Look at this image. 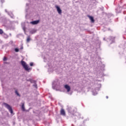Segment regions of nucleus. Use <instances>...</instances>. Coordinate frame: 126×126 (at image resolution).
Here are the masks:
<instances>
[{
  "instance_id": "obj_6",
  "label": "nucleus",
  "mask_w": 126,
  "mask_h": 126,
  "mask_svg": "<svg viewBox=\"0 0 126 126\" xmlns=\"http://www.w3.org/2000/svg\"><path fill=\"white\" fill-rule=\"evenodd\" d=\"M3 105L8 110V111L11 113V114L13 113V110H12V108L10 105H9L8 104L6 103H3Z\"/></svg>"
},
{
  "instance_id": "obj_1",
  "label": "nucleus",
  "mask_w": 126,
  "mask_h": 126,
  "mask_svg": "<svg viewBox=\"0 0 126 126\" xmlns=\"http://www.w3.org/2000/svg\"><path fill=\"white\" fill-rule=\"evenodd\" d=\"M68 113L70 114L71 118L73 120H78L80 119V114L78 112H74L75 111V108L74 107L70 106L67 109Z\"/></svg>"
},
{
  "instance_id": "obj_23",
  "label": "nucleus",
  "mask_w": 126,
  "mask_h": 126,
  "mask_svg": "<svg viewBox=\"0 0 126 126\" xmlns=\"http://www.w3.org/2000/svg\"><path fill=\"white\" fill-rule=\"evenodd\" d=\"M7 58L6 57H4L3 61L4 62H5V61H7Z\"/></svg>"
},
{
  "instance_id": "obj_11",
  "label": "nucleus",
  "mask_w": 126,
  "mask_h": 126,
  "mask_svg": "<svg viewBox=\"0 0 126 126\" xmlns=\"http://www.w3.org/2000/svg\"><path fill=\"white\" fill-rule=\"evenodd\" d=\"M40 22V20H36V21H33L32 22H31V24H32V25H36V24H38Z\"/></svg>"
},
{
  "instance_id": "obj_34",
  "label": "nucleus",
  "mask_w": 126,
  "mask_h": 126,
  "mask_svg": "<svg viewBox=\"0 0 126 126\" xmlns=\"http://www.w3.org/2000/svg\"><path fill=\"white\" fill-rule=\"evenodd\" d=\"M94 61H95V57H94Z\"/></svg>"
},
{
  "instance_id": "obj_25",
  "label": "nucleus",
  "mask_w": 126,
  "mask_h": 126,
  "mask_svg": "<svg viewBox=\"0 0 126 126\" xmlns=\"http://www.w3.org/2000/svg\"><path fill=\"white\" fill-rule=\"evenodd\" d=\"M86 121H89V119H87L86 120L84 121V123H85V122H86Z\"/></svg>"
},
{
  "instance_id": "obj_33",
  "label": "nucleus",
  "mask_w": 126,
  "mask_h": 126,
  "mask_svg": "<svg viewBox=\"0 0 126 126\" xmlns=\"http://www.w3.org/2000/svg\"><path fill=\"white\" fill-rule=\"evenodd\" d=\"M103 67H105V65H102Z\"/></svg>"
},
{
  "instance_id": "obj_36",
  "label": "nucleus",
  "mask_w": 126,
  "mask_h": 126,
  "mask_svg": "<svg viewBox=\"0 0 126 126\" xmlns=\"http://www.w3.org/2000/svg\"><path fill=\"white\" fill-rule=\"evenodd\" d=\"M29 0V1H31V0Z\"/></svg>"
},
{
  "instance_id": "obj_15",
  "label": "nucleus",
  "mask_w": 126,
  "mask_h": 126,
  "mask_svg": "<svg viewBox=\"0 0 126 126\" xmlns=\"http://www.w3.org/2000/svg\"><path fill=\"white\" fill-rule=\"evenodd\" d=\"M61 115H62V116H65V111H64V110H63V109H61Z\"/></svg>"
},
{
  "instance_id": "obj_8",
  "label": "nucleus",
  "mask_w": 126,
  "mask_h": 126,
  "mask_svg": "<svg viewBox=\"0 0 126 126\" xmlns=\"http://www.w3.org/2000/svg\"><path fill=\"white\" fill-rule=\"evenodd\" d=\"M5 12H6L7 14L11 17V18H14V16L11 11H8L7 9H5Z\"/></svg>"
},
{
  "instance_id": "obj_5",
  "label": "nucleus",
  "mask_w": 126,
  "mask_h": 126,
  "mask_svg": "<svg viewBox=\"0 0 126 126\" xmlns=\"http://www.w3.org/2000/svg\"><path fill=\"white\" fill-rule=\"evenodd\" d=\"M97 86L98 87L95 88L94 90L92 91L93 95H94V96H95V95H97V94H98V91H99V90H100V88H101V84H98Z\"/></svg>"
},
{
  "instance_id": "obj_7",
  "label": "nucleus",
  "mask_w": 126,
  "mask_h": 126,
  "mask_svg": "<svg viewBox=\"0 0 126 126\" xmlns=\"http://www.w3.org/2000/svg\"><path fill=\"white\" fill-rule=\"evenodd\" d=\"M48 72H53L54 70H55V68L53 67V66H52V63H48Z\"/></svg>"
},
{
  "instance_id": "obj_13",
  "label": "nucleus",
  "mask_w": 126,
  "mask_h": 126,
  "mask_svg": "<svg viewBox=\"0 0 126 126\" xmlns=\"http://www.w3.org/2000/svg\"><path fill=\"white\" fill-rule=\"evenodd\" d=\"M31 83H34L33 86H34V87L35 88H37V84L36 83V81L32 80L31 81Z\"/></svg>"
},
{
  "instance_id": "obj_12",
  "label": "nucleus",
  "mask_w": 126,
  "mask_h": 126,
  "mask_svg": "<svg viewBox=\"0 0 126 126\" xmlns=\"http://www.w3.org/2000/svg\"><path fill=\"white\" fill-rule=\"evenodd\" d=\"M88 17H89V18L90 19L92 23H94V22H95V20H94V18L93 16L88 15Z\"/></svg>"
},
{
  "instance_id": "obj_26",
  "label": "nucleus",
  "mask_w": 126,
  "mask_h": 126,
  "mask_svg": "<svg viewBox=\"0 0 126 126\" xmlns=\"http://www.w3.org/2000/svg\"><path fill=\"white\" fill-rule=\"evenodd\" d=\"M123 8H125L126 9V4H125L124 6H123Z\"/></svg>"
},
{
  "instance_id": "obj_2",
  "label": "nucleus",
  "mask_w": 126,
  "mask_h": 126,
  "mask_svg": "<svg viewBox=\"0 0 126 126\" xmlns=\"http://www.w3.org/2000/svg\"><path fill=\"white\" fill-rule=\"evenodd\" d=\"M52 88L55 90L59 91L60 88H61V84L60 83V81L56 80L54 81L52 83Z\"/></svg>"
},
{
  "instance_id": "obj_32",
  "label": "nucleus",
  "mask_w": 126,
  "mask_h": 126,
  "mask_svg": "<svg viewBox=\"0 0 126 126\" xmlns=\"http://www.w3.org/2000/svg\"><path fill=\"white\" fill-rule=\"evenodd\" d=\"M106 99H108V98H109V97L108 96H106Z\"/></svg>"
},
{
  "instance_id": "obj_20",
  "label": "nucleus",
  "mask_w": 126,
  "mask_h": 126,
  "mask_svg": "<svg viewBox=\"0 0 126 126\" xmlns=\"http://www.w3.org/2000/svg\"><path fill=\"white\" fill-rule=\"evenodd\" d=\"M30 36H28V37H27V43H29L30 42Z\"/></svg>"
},
{
  "instance_id": "obj_28",
  "label": "nucleus",
  "mask_w": 126,
  "mask_h": 126,
  "mask_svg": "<svg viewBox=\"0 0 126 126\" xmlns=\"http://www.w3.org/2000/svg\"><path fill=\"white\" fill-rule=\"evenodd\" d=\"M1 2H4V0H0Z\"/></svg>"
},
{
  "instance_id": "obj_16",
  "label": "nucleus",
  "mask_w": 126,
  "mask_h": 126,
  "mask_svg": "<svg viewBox=\"0 0 126 126\" xmlns=\"http://www.w3.org/2000/svg\"><path fill=\"white\" fill-rule=\"evenodd\" d=\"M22 29L24 30V32L26 30V28H25V23H22Z\"/></svg>"
},
{
  "instance_id": "obj_9",
  "label": "nucleus",
  "mask_w": 126,
  "mask_h": 126,
  "mask_svg": "<svg viewBox=\"0 0 126 126\" xmlns=\"http://www.w3.org/2000/svg\"><path fill=\"white\" fill-rule=\"evenodd\" d=\"M109 40L110 44H113V43L115 42V37L110 36L109 37Z\"/></svg>"
},
{
  "instance_id": "obj_10",
  "label": "nucleus",
  "mask_w": 126,
  "mask_h": 126,
  "mask_svg": "<svg viewBox=\"0 0 126 126\" xmlns=\"http://www.w3.org/2000/svg\"><path fill=\"white\" fill-rule=\"evenodd\" d=\"M55 7L57 9V10L59 14H61L62 13V9H61V8L60 7V6L56 5H55Z\"/></svg>"
},
{
  "instance_id": "obj_19",
  "label": "nucleus",
  "mask_w": 126,
  "mask_h": 126,
  "mask_svg": "<svg viewBox=\"0 0 126 126\" xmlns=\"http://www.w3.org/2000/svg\"><path fill=\"white\" fill-rule=\"evenodd\" d=\"M15 93L16 94H17V96H19V97H20V94H19V93H18V91H17V90H15Z\"/></svg>"
},
{
  "instance_id": "obj_30",
  "label": "nucleus",
  "mask_w": 126,
  "mask_h": 126,
  "mask_svg": "<svg viewBox=\"0 0 126 126\" xmlns=\"http://www.w3.org/2000/svg\"><path fill=\"white\" fill-rule=\"evenodd\" d=\"M20 50H23V46H21V47Z\"/></svg>"
},
{
  "instance_id": "obj_24",
  "label": "nucleus",
  "mask_w": 126,
  "mask_h": 126,
  "mask_svg": "<svg viewBox=\"0 0 126 126\" xmlns=\"http://www.w3.org/2000/svg\"><path fill=\"white\" fill-rule=\"evenodd\" d=\"M33 64H34V63H32V62L30 63V65L31 66H33Z\"/></svg>"
},
{
  "instance_id": "obj_22",
  "label": "nucleus",
  "mask_w": 126,
  "mask_h": 126,
  "mask_svg": "<svg viewBox=\"0 0 126 126\" xmlns=\"http://www.w3.org/2000/svg\"><path fill=\"white\" fill-rule=\"evenodd\" d=\"M3 33V31H2V30L0 29V34H1Z\"/></svg>"
},
{
  "instance_id": "obj_27",
  "label": "nucleus",
  "mask_w": 126,
  "mask_h": 126,
  "mask_svg": "<svg viewBox=\"0 0 126 126\" xmlns=\"http://www.w3.org/2000/svg\"><path fill=\"white\" fill-rule=\"evenodd\" d=\"M44 62H45V63H46V62H47V59H46V58H44Z\"/></svg>"
},
{
  "instance_id": "obj_14",
  "label": "nucleus",
  "mask_w": 126,
  "mask_h": 126,
  "mask_svg": "<svg viewBox=\"0 0 126 126\" xmlns=\"http://www.w3.org/2000/svg\"><path fill=\"white\" fill-rule=\"evenodd\" d=\"M122 7H119L117 9H116V11L117 13H120L122 11Z\"/></svg>"
},
{
  "instance_id": "obj_18",
  "label": "nucleus",
  "mask_w": 126,
  "mask_h": 126,
  "mask_svg": "<svg viewBox=\"0 0 126 126\" xmlns=\"http://www.w3.org/2000/svg\"><path fill=\"white\" fill-rule=\"evenodd\" d=\"M22 111H23L24 112L25 111V107H24V103H23L22 104Z\"/></svg>"
},
{
  "instance_id": "obj_31",
  "label": "nucleus",
  "mask_w": 126,
  "mask_h": 126,
  "mask_svg": "<svg viewBox=\"0 0 126 126\" xmlns=\"http://www.w3.org/2000/svg\"><path fill=\"white\" fill-rule=\"evenodd\" d=\"M26 12H28V10H27V9H26Z\"/></svg>"
},
{
  "instance_id": "obj_21",
  "label": "nucleus",
  "mask_w": 126,
  "mask_h": 126,
  "mask_svg": "<svg viewBox=\"0 0 126 126\" xmlns=\"http://www.w3.org/2000/svg\"><path fill=\"white\" fill-rule=\"evenodd\" d=\"M14 51L16 53H18V52H19V49L16 48H15Z\"/></svg>"
},
{
  "instance_id": "obj_3",
  "label": "nucleus",
  "mask_w": 126,
  "mask_h": 126,
  "mask_svg": "<svg viewBox=\"0 0 126 126\" xmlns=\"http://www.w3.org/2000/svg\"><path fill=\"white\" fill-rule=\"evenodd\" d=\"M64 88L65 89L66 93V94H68V95H72V92H71L70 86H69L68 85H65L64 86Z\"/></svg>"
},
{
  "instance_id": "obj_4",
  "label": "nucleus",
  "mask_w": 126,
  "mask_h": 126,
  "mask_svg": "<svg viewBox=\"0 0 126 126\" xmlns=\"http://www.w3.org/2000/svg\"><path fill=\"white\" fill-rule=\"evenodd\" d=\"M21 64L22 65H23L24 68H25V70H26L27 71L32 70V68L29 67V66H28V65L26 64V62H25V61H21Z\"/></svg>"
},
{
  "instance_id": "obj_37",
  "label": "nucleus",
  "mask_w": 126,
  "mask_h": 126,
  "mask_svg": "<svg viewBox=\"0 0 126 126\" xmlns=\"http://www.w3.org/2000/svg\"><path fill=\"white\" fill-rule=\"evenodd\" d=\"M26 16H27V14L26 15Z\"/></svg>"
},
{
  "instance_id": "obj_35",
  "label": "nucleus",
  "mask_w": 126,
  "mask_h": 126,
  "mask_svg": "<svg viewBox=\"0 0 126 126\" xmlns=\"http://www.w3.org/2000/svg\"><path fill=\"white\" fill-rule=\"evenodd\" d=\"M105 38H103V40H105Z\"/></svg>"
},
{
  "instance_id": "obj_17",
  "label": "nucleus",
  "mask_w": 126,
  "mask_h": 126,
  "mask_svg": "<svg viewBox=\"0 0 126 126\" xmlns=\"http://www.w3.org/2000/svg\"><path fill=\"white\" fill-rule=\"evenodd\" d=\"M30 33L31 34H34L36 33V30H32L30 32Z\"/></svg>"
},
{
  "instance_id": "obj_29",
  "label": "nucleus",
  "mask_w": 126,
  "mask_h": 126,
  "mask_svg": "<svg viewBox=\"0 0 126 126\" xmlns=\"http://www.w3.org/2000/svg\"><path fill=\"white\" fill-rule=\"evenodd\" d=\"M29 5V3H27L26 4V7H28V6Z\"/></svg>"
}]
</instances>
